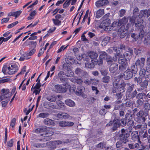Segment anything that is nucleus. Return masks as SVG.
Returning <instances> with one entry per match:
<instances>
[{"label":"nucleus","mask_w":150,"mask_h":150,"mask_svg":"<svg viewBox=\"0 0 150 150\" xmlns=\"http://www.w3.org/2000/svg\"><path fill=\"white\" fill-rule=\"evenodd\" d=\"M135 86L136 85L132 84L130 86L127 87L126 94V98L130 100L133 99L136 97L137 99L144 100V98L145 97L146 93L142 92L138 94L137 90L135 87Z\"/></svg>","instance_id":"f257e3e1"},{"label":"nucleus","mask_w":150,"mask_h":150,"mask_svg":"<svg viewBox=\"0 0 150 150\" xmlns=\"http://www.w3.org/2000/svg\"><path fill=\"white\" fill-rule=\"evenodd\" d=\"M109 15V13H108L103 16V21L99 26V28H103L105 30L107 31H109L111 30L110 29V26H109L111 23V21L110 19L108 18Z\"/></svg>","instance_id":"f03ea898"},{"label":"nucleus","mask_w":150,"mask_h":150,"mask_svg":"<svg viewBox=\"0 0 150 150\" xmlns=\"http://www.w3.org/2000/svg\"><path fill=\"white\" fill-rule=\"evenodd\" d=\"M130 136V133L124 129H122L119 132V140L122 142L123 144H127L129 142L128 138Z\"/></svg>","instance_id":"7ed1b4c3"},{"label":"nucleus","mask_w":150,"mask_h":150,"mask_svg":"<svg viewBox=\"0 0 150 150\" xmlns=\"http://www.w3.org/2000/svg\"><path fill=\"white\" fill-rule=\"evenodd\" d=\"M128 147L131 149L134 150L137 149L138 150H142L146 148L144 144H140L139 143H134V142L131 141L127 143Z\"/></svg>","instance_id":"20e7f679"},{"label":"nucleus","mask_w":150,"mask_h":150,"mask_svg":"<svg viewBox=\"0 0 150 150\" xmlns=\"http://www.w3.org/2000/svg\"><path fill=\"white\" fill-rule=\"evenodd\" d=\"M144 31H142L138 33H134L131 34V37L132 38V40L133 42L137 41L138 39H142L144 37Z\"/></svg>","instance_id":"39448f33"},{"label":"nucleus","mask_w":150,"mask_h":150,"mask_svg":"<svg viewBox=\"0 0 150 150\" xmlns=\"http://www.w3.org/2000/svg\"><path fill=\"white\" fill-rule=\"evenodd\" d=\"M118 119L115 117L114 120L112 121L111 120L107 124L106 126H109L112 125L113 126L111 127L110 129L112 132H115L117 130L118 124Z\"/></svg>","instance_id":"423d86ee"},{"label":"nucleus","mask_w":150,"mask_h":150,"mask_svg":"<svg viewBox=\"0 0 150 150\" xmlns=\"http://www.w3.org/2000/svg\"><path fill=\"white\" fill-rule=\"evenodd\" d=\"M73 91L76 95L81 96L83 98H86L87 97V95L84 93L85 88L83 86L78 87L77 89H74Z\"/></svg>","instance_id":"0eeeda50"},{"label":"nucleus","mask_w":150,"mask_h":150,"mask_svg":"<svg viewBox=\"0 0 150 150\" xmlns=\"http://www.w3.org/2000/svg\"><path fill=\"white\" fill-rule=\"evenodd\" d=\"M54 88L56 90V92L59 93L65 92L67 90V86L64 85L62 86L59 84L56 85L54 86Z\"/></svg>","instance_id":"6e6552de"},{"label":"nucleus","mask_w":150,"mask_h":150,"mask_svg":"<svg viewBox=\"0 0 150 150\" xmlns=\"http://www.w3.org/2000/svg\"><path fill=\"white\" fill-rule=\"evenodd\" d=\"M142 78L140 76H139L138 77H136L134 78V81L137 82V83L139 84L140 86V88H137V91H142L144 90V88H143L144 87L143 81H142Z\"/></svg>","instance_id":"1a4fd4ad"},{"label":"nucleus","mask_w":150,"mask_h":150,"mask_svg":"<svg viewBox=\"0 0 150 150\" xmlns=\"http://www.w3.org/2000/svg\"><path fill=\"white\" fill-rule=\"evenodd\" d=\"M134 74L130 71L129 68L127 69L124 73V79L126 80H129L133 77Z\"/></svg>","instance_id":"9d476101"},{"label":"nucleus","mask_w":150,"mask_h":150,"mask_svg":"<svg viewBox=\"0 0 150 150\" xmlns=\"http://www.w3.org/2000/svg\"><path fill=\"white\" fill-rule=\"evenodd\" d=\"M122 101L120 100L116 101L114 103V110H123L124 107V104L122 103L121 104Z\"/></svg>","instance_id":"9b49d317"},{"label":"nucleus","mask_w":150,"mask_h":150,"mask_svg":"<svg viewBox=\"0 0 150 150\" xmlns=\"http://www.w3.org/2000/svg\"><path fill=\"white\" fill-rule=\"evenodd\" d=\"M144 80L143 81L144 90L146 89L147 88L149 83H150V74L149 73L143 77Z\"/></svg>","instance_id":"f8f14e48"},{"label":"nucleus","mask_w":150,"mask_h":150,"mask_svg":"<svg viewBox=\"0 0 150 150\" xmlns=\"http://www.w3.org/2000/svg\"><path fill=\"white\" fill-rule=\"evenodd\" d=\"M135 133H132L131 134L132 139L134 141H137V143H139L140 144H144L141 141L140 139V136L139 134H138L137 132H135Z\"/></svg>","instance_id":"ddd939ff"},{"label":"nucleus","mask_w":150,"mask_h":150,"mask_svg":"<svg viewBox=\"0 0 150 150\" xmlns=\"http://www.w3.org/2000/svg\"><path fill=\"white\" fill-rule=\"evenodd\" d=\"M133 115L135 116H144V112L142 110H139L137 108H134L132 110Z\"/></svg>","instance_id":"4468645a"},{"label":"nucleus","mask_w":150,"mask_h":150,"mask_svg":"<svg viewBox=\"0 0 150 150\" xmlns=\"http://www.w3.org/2000/svg\"><path fill=\"white\" fill-rule=\"evenodd\" d=\"M58 125L61 127H71L74 125L73 122L69 121H60Z\"/></svg>","instance_id":"2eb2a0df"},{"label":"nucleus","mask_w":150,"mask_h":150,"mask_svg":"<svg viewBox=\"0 0 150 150\" xmlns=\"http://www.w3.org/2000/svg\"><path fill=\"white\" fill-rule=\"evenodd\" d=\"M145 59L144 57H141L140 59L137 60L135 63L136 65L140 68L144 67L145 65Z\"/></svg>","instance_id":"dca6fc26"},{"label":"nucleus","mask_w":150,"mask_h":150,"mask_svg":"<svg viewBox=\"0 0 150 150\" xmlns=\"http://www.w3.org/2000/svg\"><path fill=\"white\" fill-rule=\"evenodd\" d=\"M108 3V0H100L96 2V5L97 7H101L107 5Z\"/></svg>","instance_id":"f3484780"},{"label":"nucleus","mask_w":150,"mask_h":150,"mask_svg":"<svg viewBox=\"0 0 150 150\" xmlns=\"http://www.w3.org/2000/svg\"><path fill=\"white\" fill-rule=\"evenodd\" d=\"M118 69V65L116 63H113L110 65L109 68V71L112 73H114Z\"/></svg>","instance_id":"a211bd4d"},{"label":"nucleus","mask_w":150,"mask_h":150,"mask_svg":"<svg viewBox=\"0 0 150 150\" xmlns=\"http://www.w3.org/2000/svg\"><path fill=\"white\" fill-rule=\"evenodd\" d=\"M127 60L123 57H119L118 58L119 65H128V63L127 61Z\"/></svg>","instance_id":"6ab92c4d"},{"label":"nucleus","mask_w":150,"mask_h":150,"mask_svg":"<svg viewBox=\"0 0 150 150\" xmlns=\"http://www.w3.org/2000/svg\"><path fill=\"white\" fill-rule=\"evenodd\" d=\"M113 50L116 52V53L115 54V56L117 58V56H118V58L120 56L122 57V54H120V52H122V50L123 49H125V47H112Z\"/></svg>","instance_id":"aec40b11"},{"label":"nucleus","mask_w":150,"mask_h":150,"mask_svg":"<svg viewBox=\"0 0 150 150\" xmlns=\"http://www.w3.org/2000/svg\"><path fill=\"white\" fill-rule=\"evenodd\" d=\"M107 64L108 65H111L113 64L114 62H116L117 61V58L116 57H112L111 56L108 55L106 59Z\"/></svg>","instance_id":"412c9836"},{"label":"nucleus","mask_w":150,"mask_h":150,"mask_svg":"<svg viewBox=\"0 0 150 150\" xmlns=\"http://www.w3.org/2000/svg\"><path fill=\"white\" fill-rule=\"evenodd\" d=\"M134 118L136 122L140 124L144 122L146 120L145 117L144 116H135Z\"/></svg>","instance_id":"4be33fe9"},{"label":"nucleus","mask_w":150,"mask_h":150,"mask_svg":"<svg viewBox=\"0 0 150 150\" xmlns=\"http://www.w3.org/2000/svg\"><path fill=\"white\" fill-rule=\"evenodd\" d=\"M113 87L112 88V92L115 93L119 92V84L117 82H114L112 83Z\"/></svg>","instance_id":"5701e85b"},{"label":"nucleus","mask_w":150,"mask_h":150,"mask_svg":"<svg viewBox=\"0 0 150 150\" xmlns=\"http://www.w3.org/2000/svg\"><path fill=\"white\" fill-rule=\"evenodd\" d=\"M63 144L62 141L60 140L54 141L52 142L51 148L53 149L56 148L61 144Z\"/></svg>","instance_id":"b1692460"},{"label":"nucleus","mask_w":150,"mask_h":150,"mask_svg":"<svg viewBox=\"0 0 150 150\" xmlns=\"http://www.w3.org/2000/svg\"><path fill=\"white\" fill-rule=\"evenodd\" d=\"M71 81L74 83H77L79 84H81L83 82L82 80L79 78L78 77L75 76L71 78L70 80Z\"/></svg>","instance_id":"393cba45"},{"label":"nucleus","mask_w":150,"mask_h":150,"mask_svg":"<svg viewBox=\"0 0 150 150\" xmlns=\"http://www.w3.org/2000/svg\"><path fill=\"white\" fill-rule=\"evenodd\" d=\"M129 69L134 74H136L138 71L137 66L135 63H133L131 65Z\"/></svg>","instance_id":"a878e982"},{"label":"nucleus","mask_w":150,"mask_h":150,"mask_svg":"<svg viewBox=\"0 0 150 150\" xmlns=\"http://www.w3.org/2000/svg\"><path fill=\"white\" fill-rule=\"evenodd\" d=\"M12 69L11 70L9 71L8 73L9 75H12L14 74L18 71L17 67L15 64L11 65Z\"/></svg>","instance_id":"bb28decb"},{"label":"nucleus","mask_w":150,"mask_h":150,"mask_svg":"<svg viewBox=\"0 0 150 150\" xmlns=\"http://www.w3.org/2000/svg\"><path fill=\"white\" fill-rule=\"evenodd\" d=\"M135 26L137 28V29L139 31V32L142 31H144V26L141 24V21H138L137 23H135Z\"/></svg>","instance_id":"cd10ccee"},{"label":"nucleus","mask_w":150,"mask_h":150,"mask_svg":"<svg viewBox=\"0 0 150 150\" xmlns=\"http://www.w3.org/2000/svg\"><path fill=\"white\" fill-rule=\"evenodd\" d=\"M121 26V25L120 22H119V21L118 22H117V21H115L112 23V26L111 27L110 26V30L111 29H112L113 28H115L113 30H116V29H117L118 28H120Z\"/></svg>","instance_id":"c85d7f7f"},{"label":"nucleus","mask_w":150,"mask_h":150,"mask_svg":"<svg viewBox=\"0 0 150 150\" xmlns=\"http://www.w3.org/2000/svg\"><path fill=\"white\" fill-rule=\"evenodd\" d=\"M88 56L91 59L94 60L96 59L98 56V54L95 52L91 51L88 53Z\"/></svg>","instance_id":"c756f323"},{"label":"nucleus","mask_w":150,"mask_h":150,"mask_svg":"<svg viewBox=\"0 0 150 150\" xmlns=\"http://www.w3.org/2000/svg\"><path fill=\"white\" fill-rule=\"evenodd\" d=\"M127 120L125 118H122L121 120L118 119V122L117 123L119 125L118 127V128L120 126L122 127L125 126L127 124Z\"/></svg>","instance_id":"7c9ffc66"},{"label":"nucleus","mask_w":150,"mask_h":150,"mask_svg":"<svg viewBox=\"0 0 150 150\" xmlns=\"http://www.w3.org/2000/svg\"><path fill=\"white\" fill-rule=\"evenodd\" d=\"M44 123L47 125H51L54 124V121L49 118H46L43 120Z\"/></svg>","instance_id":"2f4dec72"},{"label":"nucleus","mask_w":150,"mask_h":150,"mask_svg":"<svg viewBox=\"0 0 150 150\" xmlns=\"http://www.w3.org/2000/svg\"><path fill=\"white\" fill-rule=\"evenodd\" d=\"M93 60L92 59L91 62H87L85 63V66L86 68L92 69L94 67L95 65L94 63L93 62Z\"/></svg>","instance_id":"473e14b6"},{"label":"nucleus","mask_w":150,"mask_h":150,"mask_svg":"<svg viewBox=\"0 0 150 150\" xmlns=\"http://www.w3.org/2000/svg\"><path fill=\"white\" fill-rule=\"evenodd\" d=\"M128 20V17L124 16L122 18L119 19V21L121 25H122L124 24L125 25L126 23H127Z\"/></svg>","instance_id":"72a5a7b5"},{"label":"nucleus","mask_w":150,"mask_h":150,"mask_svg":"<svg viewBox=\"0 0 150 150\" xmlns=\"http://www.w3.org/2000/svg\"><path fill=\"white\" fill-rule=\"evenodd\" d=\"M65 103L67 105L70 107H73L75 105V102L69 99L66 100L65 101Z\"/></svg>","instance_id":"f704fd0d"},{"label":"nucleus","mask_w":150,"mask_h":150,"mask_svg":"<svg viewBox=\"0 0 150 150\" xmlns=\"http://www.w3.org/2000/svg\"><path fill=\"white\" fill-rule=\"evenodd\" d=\"M47 127L45 126V127H42L40 128H38L36 129L35 131L37 132L40 133L46 132L45 134H48V132H46L47 130Z\"/></svg>","instance_id":"c9c22d12"},{"label":"nucleus","mask_w":150,"mask_h":150,"mask_svg":"<svg viewBox=\"0 0 150 150\" xmlns=\"http://www.w3.org/2000/svg\"><path fill=\"white\" fill-rule=\"evenodd\" d=\"M104 10L101 9L98 10L96 12V17L97 18H99L101 17L104 14Z\"/></svg>","instance_id":"e433bc0d"},{"label":"nucleus","mask_w":150,"mask_h":150,"mask_svg":"<svg viewBox=\"0 0 150 150\" xmlns=\"http://www.w3.org/2000/svg\"><path fill=\"white\" fill-rule=\"evenodd\" d=\"M144 50L142 47H136L134 48V52L136 55H138L143 52Z\"/></svg>","instance_id":"4c0bfd02"},{"label":"nucleus","mask_w":150,"mask_h":150,"mask_svg":"<svg viewBox=\"0 0 150 150\" xmlns=\"http://www.w3.org/2000/svg\"><path fill=\"white\" fill-rule=\"evenodd\" d=\"M140 68V69L139 72V76L141 77H143L146 75V69L144 68V67Z\"/></svg>","instance_id":"58836bf2"},{"label":"nucleus","mask_w":150,"mask_h":150,"mask_svg":"<svg viewBox=\"0 0 150 150\" xmlns=\"http://www.w3.org/2000/svg\"><path fill=\"white\" fill-rule=\"evenodd\" d=\"M139 135L141 138L144 139L148 137V133L147 131L144 132L141 131L139 132Z\"/></svg>","instance_id":"ea45409f"},{"label":"nucleus","mask_w":150,"mask_h":150,"mask_svg":"<svg viewBox=\"0 0 150 150\" xmlns=\"http://www.w3.org/2000/svg\"><path fill=\"white\" fill-rule=\"evenodd\" d=\"M67 72L66 73V76L69 77H72L74 75V72L72 71L71 68L67 70Z\"/></svg>","instance_id":"a19ab883"},{"label":"nucleus","mask_w":150,"mask_h":150,"mask_svg":"<svg viewBox=\"0 0 150 150\" xmlns=\"http://www.w3.org/2000/svg\"><path fill=\"white\" fill-rule=\"evenodd\" d=\"M110 77L108 76H103L102 79V81L103 82L105 83H108L110 79Z\"/></svg>","instance_id":"79ce46f5"},{"label":"nucleus","mask_w":150,"mask_h":150,"mask_svg":"<svg viewBox=\"0 0 150 150\" xmlns=\"http://www.w3.org/2000/svg\"><path fill=\"white\" fill-rule=\"evenodd\" d=\"M128 65H119L118 66V69L119 72L121 73L125 71L127 69Z\"/></svg>","instance_id":"37998d69"},{"label":"nucleus","mask_w":150,"mask_h":150,"mask_svg":"<svg viewBox=\"0 0 150 150\" xmlns=\"http://www.w3.org/2000/svg\"><path fill=\"white\" fill-rule=\"evenodd\" d=\"M87 57V56H86L85 54L82 55L81 57L79 55V56H77L76 57L77 59L79 60V61H80L82 59H83V60H85L86 61H88V59Z\"/></svg>","instance_id":"c03bdc74"},{"label":"nucleus","mask_w":150,"mask_h":150,"mask_svg":"<svg viewBox=\"0 0 150 150\" xmlns=\"http://www.w3.org/2000/svg\"><path fill=\"white\" fill-rule=\"evenodd\" d=\"M108 55H109L107 54V53L105 52H103L100 54L99 56V58L102 59H104L105 60H106V58H107Z\"/></svg>","instance_id":"a18cd8bd"},{"label":"nucleus","mask_w":150,"mask_h":150,"mask_svg":"<svg viewBox=\"0 0 150 150\" xmlns=\"http://www.w3.org/2000/svg\"><path fill=\"white\" fill-rule=\"evenodd\" d=\"M125 25L124 24L122 25L120 28L116 29V30H118L117 33L125 32V31H126L125 30Z\"/></svg>","instance_id":"49530a36"},{"label":"nucleus","mask_w":150,"mask_h":150,"mask_svg":"<svg viewBox=\"0 0 150 150\" xmlns=\"http://www.w3.org/2000/svg\"><path fill=\"white\" fill-rule=\"evenodd\" d=\"M144 100L137 99L136 101V105L138 107L142 106L144 104Z\"/></svg>","instance_id":"de8ad7c7"},{"label":"nucleus","mask_w":150,"mask_h":150,"mask_svg":"<svg viewBox=\"0 0 150 150\" xmlns=\"http://www.w3.org/2000/svg\"><path fill=\"white\" fill-rule=\"evenodd\" d=\"M132 55H131L129 52H127L125 53V54H123V55L122 57H124L125 59L127 60H129L132 57Z\"/></svg>","instance_id":"09e8293b"},{"label":"nucleus","mask_w":150,"mask_h":150,"mask_svg":"<svg viewBox=\"0 0 150 150\" xmlns=\"http://www.w3.org/2000/svg\"><path fill=\"white\" fill-rule=\"evenodd\" d=\"M49 114L48 113L42 112L39 114L38 115V117L43 118H46L48 117Z\"/></svg>","instance_id":"8fccbe9b"},{"label":"nucleus","mask_w":150,"mask_h":150,"mask_svg":"<svg viewBox=\"0 0 150 150\" xmlns=\"http://www.w3.org/2000/svg\"><path fill=\"white\" fill-rule=\"evenodd\" d=\"M125 118L126 120L128 121L132 120L133 117L131 114L127 113L125 115Z\"/></svg>","instance_id":"3c124183"},{"label":"nucleus","mask_w":150,"mask_h":150,"mask_svg":"<svg viewBox=\"0 0 150 150\" xmlns=\"http://www.w3.org/2000/svg\"><path fill=\"white\" fill-rule=\"evenodd\" d=\"M143 43L145 45L147 46H149L150 45V39L145 37L143 41Z\"/></svg>","instance_id":"603ef678"},{"label":"nucleus","mask_w":150,"mask_h":150,"mask_svg":"<svg viewBox=\"0 0 150 150\" xmlns=\"http://www.w3.org/2000/svg\"><path fill=\"white\" fill-rule=\"evenodd\" d=\"M52 21L55 25L59 26L61 24V21L59 20L53 18Z\"/></svg>","instance_id":"864d4df0"},{"label":"nucleus","mask_w":150,"mask_h":150,"mask_svg":"<svg viewBox=\"0 0 150 150\" xmlns=\"http://www.w3.org/2000/svg\"><path fill=\"white\" fill-rule=\"evenodd\" d=\"M144 107L146 111H149L150 110V104L149 103H145L144 105Z\"/></svg>","instance_id":"5fc2aeb1"},{"label":"nucleus","mask_w":150,"mask_h":150,"mask_svg":"<svg viewBox=\"0 0 150 150\" xmlns=\"http://www.w3.org/2000/svg\"><path fill=\"white\" fill-rule=\"evenodd\" d=\"M82 72L83 70L79 68H76L75 71V74L79 75H81L82 74Z\"/></svg>","instance_id":"6e6d98bb"},{"label":"nucleus","mask_w":150,"mask_h":150,"mask_svg":"<svg viewBox=\"0 0 150 150\" xmlns=\"http://www.w3.org/2000/svg\"><path fill=\"white\" fill-rule=\"evenodd\" d=\"M36 51V49L35 48H33L29 52H27L26 55L28 56H31L33 55L35 53Z\"/></svg>","instance_id":"4d7b16f0"},{"label":"nucleus","mask_w":150,"mask_h":150,"mask_svg":"<svg viewBox=\"0 0 150 150\" xmlns=\"http://www.w3.org/2000/svg\"><path fill=\"white\" fill-rule=\"evenodd\" d=\"M22 13V11H21L19 10L15 12H13V14L12 15L13 16L15 17L16 18L19 16Z\"/></svg>","instance_id":"13d9d810"},{"label":"nucleus","mask_w":150,"mask_h":150,"mask_svg":"<svg viewBox=\"0 0 150 150\" xmlns=\"http://www.w3.org/2000/svg\"><path fill=\"white\" fill-rule=\"evenodd\" d=\"M6 94H2V93H1V95L0 96V101H1L4 100H7L8 99H9V98L6 96Z\"/></svg>","instance_id":"bf43d9fd"},{"label":"nucleus","mask_w":150,"mask_h":150,"mask_svg":"<svg viewBox=\"0 0 150 150\" xmlns=\"http://www.w3.org/2000/svg\"><path fill=\"white\" fill-rule=\"evenodd\" d=\"M126 11L124 9H121L119 11V15L120 17H122L124 16L126 13Z\"/></svg>","instance_id":"052dcab7"},{"label":"nucleus","mask_w":150,"mask_h":150,"mask_svg":"<svg viewBox=\"0 0 150 150\" xmlns=\"http://www.w3.org/2000/svg\"><path fill=\"white\" fill-rule=\"evenodd\" d=\"M71 1V0H67L63 5V8H65L67 7L69 5Z\"/></svg>","instance_id":"680f3d73"},{"label":"nucleus","mask_w":150,"mask_h":150,"mask_svg":"<svg viewBox=\"0 0 150 150\" xmlns=\"http://www.w3.org/2000/svg\"><path fill=\"white\" fill-rule=\"evenodd\" d=\"M59 79H60L61 81L63 83V85H64L65 86H66V85L68 81L67 79L65 78H61Z\"/></svg>","instance_id":"e2e57ef3"},{"label":"nucleus","mask_w":150,"mask_h":150,"mask_svg":"<svg viewBox=\"0 0 150 150\" xmlns=\"http://www.w3.org/2000/svg\"><path fill=\"white\" fill-rule=\"evenodd\" d=\"M99 80L96 79H91V84L94 85H97L98 83Z\"/></svg>","instance_id":"0e129e2a"},{"label":"nucleus","mask_w":150,"mask_h":150,"mask_svg":"<svg viewBox=\"0 0 150 150\" xmlns=\"http://www.w3.org/2000/svg\"><path fill=\"white\" fill-rule=\"evenodd\" d=\"M139 11V8L137 7H136L133 11V13L134 16L136 17L138 16Z\"/></svg>","instance_id":"69168bd1"},{"label":"nucleus","mask_w":150,"mask_h":150,"mask_svg":"<svg viewBox=\"0 0 150 150\" xmlns=\"http://www.w3.org/2000/svg\"><path fill=\"white\" fill-rule=\"evenodd\" d=\"M100 72L102 75L104 76H107L108 73V70L105 69L101 70Z\"/></svg>","instance_id":"338daca9"},{"label":"nucleus","mask_w":150,"mask_h":150,"mask_svg":"<svg viewBox=\"0 0 150 150\" xmlns=\"http://www.w3.org/2000/svg\"><path fill=\"white\" fill-rule=\"evenodd\" d=\"M118 36L121 38H123L126 35V33L125 32H121L117 33Z\"/></svg>","instance_id":"774afa93"}]
</instances>
